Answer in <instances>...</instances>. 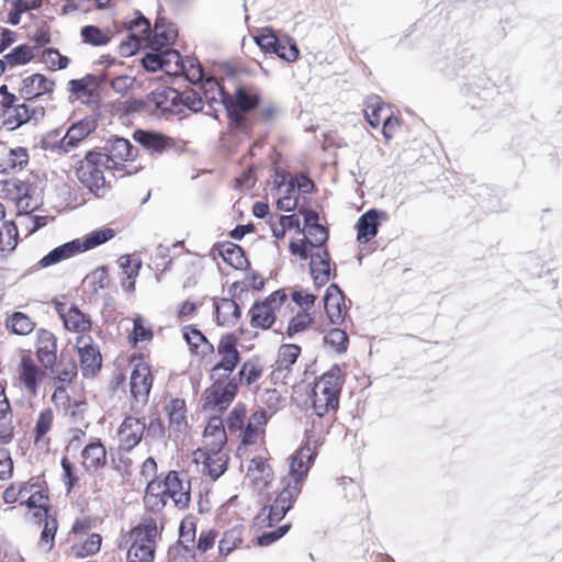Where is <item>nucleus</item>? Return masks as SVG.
Segmentation results:
<instances>
[{
	"label": "nucleus",
	"mask_w": 562,
	"mask_h": 562,
	"mask_svg": "<svg viewBox=\"0 0 562 562\" xmlns=\"http://www.w3.org/2000/svg\"><path fill=\"white\" fill-rule=\"evenodd\" d=\"M221 255L224 261L235 269H243L248 263L243 249L235 244L224 245Z\"/></svg>",
	"instance_id": "nucleus-44"
},
{
	"label": "nucleus",
	"mask_w": 562,
	"mask_h": 562,
	"mask_svg": "<svg viewBox=\"0 0 562 562\" xmlns=\"http://www.w3.org/2000/svg\"><path fill=\"white\" fill-rule=\"evenodd\" d=\"M317 440L313 439L312 435H306V440L301 445L299 450L294 453L291 460V477L286 485L279 493L273 504L267 509L266 507L256 517L258 526L272 527L274 524L282 520L285 514L292 508L295 499L301 493L303 479L316 456Z\"/></svg>",
	"instance_id": "nucleus-1"
},
{
	"label": "nucleus",
	"mask_w": 562,
	"mask_h": 562,
	"mask_svg": "<svg viewBox=\"0 0 562 562\" xmlns=\"http://www.w3.org/2000/svg\"><path fill=\"white\" fill-rule=\"evenodd\" d=\"M153 338V330L150 327L145 326L143 318L137 315L134 318V328L132 339L134 342L145 341Z\"/></svg>",
	"instance_id": "nucleus-62"
},
{
	"label": "nucleus",
	"mask_w": 562,
	"mask_h": 562,
	"mask_svg": "<svg viewBox=\"0 0 562 562\" xmlns=\"http://www.w3.org/2000/svg\"><path fill=\"white\" fill-rule=\"evenodd\" d=\"M80 34L83 42L92 46H104L109 44L113 36V32L110 29L103 30L94 25L83 26Z\"/></svg>",
	"instance_id": "nucleus-40"
},
{
	"label": "nucleus",
	"mask_w": 562,
	"mask_h": 562,
	"mask_svg": "<svg viewBox=\"0 0 562 562\" xmlns=\"http://www.w3.org/2000/svg\"><path fill=\"white\" fill-rule=\"evenodd\" d=\"M113 74L101 71L99 74H89L80 79H71L68 82V90L76 94L78 99L86 98L87 101L97 102L100 98L99 88L110 79Z\"/></svg>",
	"instance_id": "nucleus-11"
},
{
	"label": "nucleus",
	"mask_w": 562,
	"mask_h": 562,
	"mask_svg": "<svg viewBox=\"0 0 562 562\" xmlns=\"http://www.w3.org/2000/svg\"><path fill=\"white\" fill-rule=\"evenodd\" d=\"M36 346H37L36 353H37L38 361L45 368H48V367H52L53 364H55V362L57 360V356H56L57 344H56L55 336L46 329L38 330Z\"/></svg>",
	"instance_id": "nucleus-28"
},
{
	"label": "nucleus",
	"mask_w": 562,
	"mask_h": 562,
	"mask_svg": "<svg viewBox=\"0 0 562 562\" xmlns=\"http://www.w3.org/2000/svg\"><path fill=\"white\" fill-rule=\"evenodd\" d=\"M146 430V424L143 419L134 416H127L119 428L120 447L126 451L135 448L142 440Z\"/></svg>",
	"instance_id": "nucleus-18"
},
{
	"label": "nucleus",
	"mask_w": 562,
	"mask_h": 562,
	"mask_svg": "<svg viewBox=\"0 0 562 562\" xmlns=\"http://www.w3.org/2000/svg\"><path fill=\"white\" fill-rule=\"evenodd\" d=\"M181 72L191 83L203 81L204 74L201 64L194 57L182 58Z\"/></svg>",
	"instance_id": "nucleus-45"
},
{
	"label": "nucleus",
	"mask_w": 562,
	"mask_h": 562,
	"mask_svg": "<svg viewBox=\"0 0 562 562\" xmlns=\"http://www.w3.org/2000/svg\"><path fill=\"white\" fill-rule=\"evenodd\" d=\"M384 110V103L379 97H373L368 100L364 109V116L373 128L379 126Z\"/></svg>",
	"instance_id": "nucleus-52"
},
{
	"label": "nucleus",
	"mask_w": 562,
	"mask_h": 562,
	"mask_svg": "<svg viewBox=\"0 0 562 562\" xmlns=\"http://www.w3.org/2000/svg\"><path fill=\"white\" fill-rule=\"evenodd\" d=\"M55 83L44 75L34 74L23 78L20 88L21 97L26 101H35L37 97L50 92Z\"/></svg>",
	"instance_id": "nucleus-24"
},
{
	"label": "nucleus",
	"mask_w": 562,
	"mask_h": 562,
	"mask_svg": "<svg viewBox=\"0 0 562 562\" xmlns=\"http://www.w3.org/2000/svg\"><path fill=\"white\" fill-rule=\"evenodd\" d=\"M48 498L41 492H34L23 504L30 509H36L33 514L35 522H41L48 515Z\"/></svg>",
	"instance_id": "nucleus-41"
},
{
	"label": "nucleus",
	"mask_w": 562,
	"mask_h": 562,
	"mask_svg": "<svg viewBox=\"0 0 562 562\" xmlns=\"http://www.w3.org/2000/svg\"><path fill=\"white\" fill-rule=\"evenodd\" d=\"M310 269L317 286L326 284L330 277V257L327 249H318L310 255Z\"/></svg>",
	"instance_id": "nucleus-25"
},
{
	"label": "nucleus",
	"mask_w": 562,
	"mask_h": 562,
	"mask_svg": "<svg viewBox=\"0 0 562 562\" xmlns=\"http://www.w3.org/2000/svg\"><path fill=\"white\" fill-rule=\"evenodd\" d=\"M324 342L330 346L335 351L344 352L347 350L348 336L345 330L334 328L325 335Z\"/></svg>",
	"instance_id": "nucleus-53"
},
{
	"label": "nucleus",
	"mask_w": 562,
	"mask_h": 562,
	"mask_svg": "<svg viewBox=\"0 0 562 562\" xmlns=\"http://www.w3.org/2000/svg\"><path fill=\"white\" fill-rule=\"evenodd\" d=\"M241 542V531L239 529H231L226 531L220 541L218 550L221 554H229Z\"/></svg>",
	"instance_id": "nucleus-55"
},
{
	"label": "nucleus",
	"mask_w": 562,
	"mask_h": 562,
	"mask_svg": "<svg viewBox=\"0 0 562 562\" xmlns=\"http://www.w3.org/2000/svg\"><path fill=\"white\" fill-rule=\"evenodd\" d=\"M8 22L18 25L23 13L31 12L42 5L43 0H4Z\"/></svg>",
	"instance_id": "nucleus-37"
},
{
	"label": "nucleus",
	"mask_w": 562,
	"mask_h": 562,
	"mask_svg": "<svg viewBox=\"0 0 562 562\" xmlns=\"http://www.w3.org/2000/svg\"><path fill=\"white\" fill-rule=\"evenodd\" d=\"M246 480L258 491L268 487L273 480V471L263 457L257 456L249 461Z\"/></svg>",
	"instance_id": "nucleus-21"
},
{
	"label": "nucleus",
	"mask_w": 562,
	"mask_h": 562,
	"mask_svg": "<svg viewBox=\"0 0 562 562\" xmlns=\"http://www.w3.org/2000/svg\"><path fill=\"white\" fill-rule=\"evenodd\" d=\"M157 538L156 520L153 517H144L127 536L126 542H131V547L127 551L126 562H153Z\"/></svg>",
	"instance_id": "nucleus-3"
},
{
	"label": "nucleus",
	"mask_w": 562,
	"mask_h": 562,
	"mask_svg": "<svg viewBox=\"0 0 562 562\" xmlns=\"http://www.w3.org/2000/svg\"><path fill=\"white\" fill-rule=\"evenodd\" d=\"M93 130L94 125L90 121H79L74 123L61 138L60 149L64 153H70L72 149L77 148Z\"/></svg>",
	"instance_id": "nucleus-27"
},
{
	"label": "nucleus",
	"mask_w": 562,
	"mask_h": 562,
	"mask_svg": "<svg viewBox=\"0 0 562 562\" xmlns=\"http://www.w3.org/2000/svg\"><path fill=\"white\" fill-rule=\"evenodd\" d=\"M180 101L181 92L171 87H159L147 95L145 104L149 110L160 113L180 114Z\"/></svg>",
	"instance_id": "nucleus-12"
},
{
	"label": "nucleus",
	"mask_w": 562,
	"mask_h": 562,
	"mask_svg": "<svg viewBox=\"0 0 562 562\" xmlns=\"http://www.w3.org/2000/svg\"><path fill=\"white\" fill-rule=\"evenodd\" d=\"M268 422L267 412L262 408L255 412L248 419L247 426L241 430L240 438L243 445L256 443L265 432V426Z\"/></svg>",
	"instance_id": "nucleus-30"
},
{
	"label": "nucleus",
	"mask_w": 562,
	"mask_h": 562,
	"mask_svg": "<svg viewBox=\"0 0 562 562\" xmlns=\"http://www.w3.org/2000/svg\"><path fill=\"white\" fill-rule=\"evenodd\" d=\"M112 237H114V231L111 228L93 231L83 240H80V252L94 248Z\"/></svg>",
	"instance_id": "nucleus-48"
},
{
	"label": "nucleus",
	"mask_w": 562,
	"mask_h": 562,
	"mask_svg": "<svg viewBox=\"0 0 562 562\" xmlns=\"http://www.w3.org/2000/svg\"><path fill=\"white\" fill-rule=\"evenodd\" d=\"M216 355L218 361L211 370V379L229 378L240 360L237 338L231 334L222 336L217 344Z\"/></svg>",
	"instance_id": "nucleus-7"
},
{
	"label": "nucleus",
	"mask_w": 562,
	"mask_h": 562,
	"mask_svg": "<svg viewBox=\"0 0 562 562\" xmlns=\"http://www.w3.org/2000/svg\"><path fill=\"white\" fill-rule=\"evenodd\" d=\"M288 301L283 290H278L268 296L263 302L255 303L250 311V324L255 328L269 329L274 324L277 313Z\"/></svg>",
	"instance_id": "nucleus-8"
},
{
	"label": "nucleus",
	"mask_w": 562,
	"mask_h": 562,
	"mask_svg": "<svg viewBox=\"0 0 562 562\" xmlns=\"http://www.w3.org/2000/svg\"><path fill=\"white\" fill-rule=\"evenodd\" d=\"M2 126L14 131L30 121H38L45 116V108L36 101L19 102L18 97H7L1 101Z\"/></svg>",
	"instance_id": "nucleus-5"
},
{
	"label": "nucleus",
	"mask_w": 562,
	"mask_h": 562,
	"mask_svg": "<svg viewBox=\"0 0 562 562\" xmlns=\"http://www.w3.org/2000/svg\"><path fill=\"white\" fill-rule=\"evenodd\" d=\"M166 495L178 509H186L191 502V484L187 473L170 471L165 481Z\"/></svg>",
	"instance_id": "nucleus-10"
},
{
	"label": "nucleus",
	"mask_w": 562,
	"mask_h": 562,
	"mask_svg": "<svg viewBox=\"0 0 562 562\" xmlns=\"http://www.w3.org/2000/svg\"><path fill=\"white\" fill-rule=\"evenodd\" d=\"M126 25L132 34L128 42H123L121 44V53L125 56L135 54L139 49L143 41H149L151 49L158 52L169 45L177 35L176 30L172 26H167L164 19H157L154 29V36L149 40L151 32L150 23L142 14L127 22Z\"/></svg>",
	"instance_id": "nucleus-2"
},
{
	"label": "nucleus",
	"mask_w": 562,
	"mask_h": 562,
	"mask_svg": "<svg viewBox=\"0 0 562 562\" xmlns=\"http://www.w3.org/2000/svg\"><path fill=\"white\" fill-rule=\"evenodd\" d=\"M273 54L278 55L281 59L288 63H293L297 59L300 52L295 42L292 38L288 37L286 44L279 41V47H276Z\"/></svg>",
	"instance_id": "nucleus-57"
},
{
	"label": "nucleus",
	"mask_w": 562,
	"mask_h": 562,
	"mask_svg": "<svg viewBox=\"0 0 562 562\" xmlns=\"http://www.w3.org/2000/svg\"><path fill=\"white\" fill-rule=\"evenodd\" d=\"M5 325L15 335H29L35 326L34 322L21 312H15L8 317Z\"/></svg>",
	"instance_id": "nucleus-42"
},
{
	"label": "nucleus",
	"mask_w": 562,
	"mask_h": 562,
	"mask_svg": "<svg viewBox=\"0 0 562 562\" xmlns=\"http://www.w3.org/2000/svg\"><path fill=\"white\" fill-rule=\"evenodd\" d=\"M106 153H102L108 158V166L113 170L124 168L123 161L132 160L137 155V149L125 138L111 137L105 145Z\"/></svg>",
	"instance_id": "nucleus-13"
},
{
	"label": "nucleus",
	"mask_w": 562,
	"mask_h": 562,
	"mask_svg": "<svg viewBox=\"0 0 562 562\" xmlns=\"http://www.w3.org/2000/svg\"><path fill=\"white\" fill-rule=\"evenodd\" d=\"M33 58V49L27 45H20L4 56L10 66L24 65Z\"/></svg>",
	"instance_id": "nucleus-54"
},
{
	"label": "nucleus",
	"mask_w": 562,
	"mask_h": 562,
	"mask_svg": "<svg viewBox=\"0 0 562 562\" xmlns=\"http://www.w3.org/2000/svg\"><path fill=\"white\" fill-rule=\"evenodd\" d=\"M76 347L80 356V368L85 376L94 375L101 368L102 357L90 336H79Z\"/></svg>",
	"instance_id": "nucleus-14"
},
{
	"label": "nucleus",
	"mask_w": 562,
	"mask_h": 562,
	"mask_svg": "<svg viewBox=\"0 0 562 562\" xmlns=\"http://www.w3.org/2000/svg\"><path fill=\"white\" fill-rule=\"evenodd\" d=\"M134 139L148 150L161 153L170 138L160 133L138 130L134 133Z\"/></svg>",
	"instance_id": "nucleus-38"
},
{
	"label": "nucleus",
	"mask_w": 562,
	"mask_h": 562,
	"mask_svg": "<svg viewBox=\"0 0 562 562\" xmlns=\"http://www.w3.org/2000/svg\"><path fill=\"white\" fill-rule=\"evenodd\" d=\"M82 465L88 471H95L106 463V450L99 439L88 443L82 452Z\"/></svg>",
	"instance_id": "nucleus-32"
},
{
	"label": "nucleus",
	"mask_w": 562,
	"mask_h": 562,
	"mask_svg": "<svg viewBox=\"0 0 562 562\" xmlns=\"http://www.w3.org/2000/svg\"><path fill=\"white\" fill-rule=\"evenodd\" d=\"M55 382L61 385L57 386L53 397L56 398L66 392L64 384H69L77 376V366L74 359L61 357L59 362H55L47 368Z\"/></svg>",
	"instance_id": "nucleus-22"
},
{
	"label": "nucleus",
	"mask_w": 562,
	"mask_h": 562,
	"mask_svg": "<svg viewBox=\"0 0 562 562\" xmlns=\"http://www.w3.org/2000/svg\"><path fill=\"white\" fill-rule=\"evenodd\" d=\"M77 254H80V239H74L54 248L38 261V266L41 268H48Z\"/></svg>",
	"instance_id": "nucleus-31"
},
{
	"label": "nucleus",
	"mask_w": 562,
	"mask_h": 562,
	"mask_svg": "<svg viewBox=\"0 0 562 562\" xmlns=\"http://www.w3.org/2000/svg\"><path fill=\"white\" fill-rule=\"evenodd\" d=\"M203 98L195 90H186L181 92V101L179 102V109L187 108L191 111L198 112L203 109Z\"/></svg>",
	"instance_id": "nucleus-56"
},
{
	"label": "nucleus",
	"mask_w": 562,
	"mask_h": 562,
	"mask_svg": "<svg viewBox=\"0 0 562 562\" xmlns=\"http://www.w3.org/2000/svg\"><path fill=\"white\" fill-rule=\"evenodd\" d=\"M169 420V429L173 432L183 434L188 427L187 405L182 398H172L165 406Z\"/></svg>",
	"instance_id": "nucleus-29"
},
{
	"label": "nucleus",
	"mask_w": 562,
	"mask_h": 562,
	"mask_svg": "<svg viewBox=\"0 0 562 562\" xmlns=\"http://www.w3.org/2000/svg\"><path fill=\"white\" fill-rule=\"evenodd\" d=\"M292 301L295 302L300 307H302V311H307L312 307L315 303L316 295L308 293L307 291L301 289V290H294L291 293Z\"/></svg>",
	"instance_id": "nucleus-64"
},
{
	"label": "nucleus",
	"mask_w": 562,
	"mask_h": 562,
	"mask_svg": "<svg viewBox=\"0 0 562 562\" xmlns=\"http://www.w3.org/2000/svg\"><path fill=\"white\" fill-rule=\"evenodd\" d=\"M217 323L222 326H234L240 317V308L232 299H220L215 301Z\"/></svg>",
	"instance_id": "nucleus-35"
},
{
	"label": "nucleus",
	"mask_w": 562,
	"mask_h": 562,
	"mask_svg": "<svg viewBox=\"0 0 562 562\" xmlns=\"http://www.w3.org/2000/svg\"><path fill=\"white\" fill-rule=\"evenodd\" d=\"M263 370L260 363L256 360H248L243 363L238 376L239 381L250 386L262 376Z\"/></svg>",
	"instance_id": "nucleus-47"
},
{
	"label": "nucleus",
	"mask_w": 562,
	"mask_h": 562,
	"mask_svg": "<svg viewBox=\"0 0 562 562\" xmlns=\"http://www.w3.org/2000/svg\"><path fill=\"white\" fill-rule=\"evenodd\" d=\"M260 403L266 406L270 413L268 415V419L274 414V412L279 408L281 403V395L276 389H266L259 395Z\"/></svg>",
	"instance_id": "nucleus-58"
},
{
	"label": "nucleus",
	"mask_w": 562,
	"mask_h": 562,
	"mask_svg": "<svg viewBox=\"0 0 562 562\" xmlns=\"http://www.w3.org/2000/svg\"><path fill=\"white\" fill-rule=\"evenodd\" d=\"M226 440L227 437L222 418L218 416L210 417L203 435L204 448L201 449H223L224 445L226 443Z\"/></svg>",
	"instance_id": "nucleus-26"
},
{
	"label": "nucleus",
	"mask_w": 562,
	"mask_h": 562,
	"mask_svg": "<svg viewBox=\"0 0 562 562\" xmlns=\"http://www.w3.org/2000/svg\"><path fill=\"white\" fill-rule=\"evenodd\" d=\"M54 305L57 314L63 319L66 329L81 334L91 328L90 318L76 305L60 301H55Z\"/></svg>",
	"instance_id": "nucleus-17"
},
{
	"label": "nucleus",
	"mask_w": 562,
	"mask_h": 562,
	"mask_svg": "<svg viewBox=\"0 0 562 562\" xmlns=\"http://www.w3.org/2000/svg\"><path fill=\"white\" fill-rule=\"evenodd\" d=\"M161 53V63L162 70L170 76H179L181 72L180 64L182 63V57L178 50L175 49H166Z\"/></svg>",
	"instance_id": "nucleus-51"
},
{
	"label": "nucleus",
	"mask_w": 562,
	"mask_h": 562,
	"mask_svg": "<svg viewBox=\"0 0 562 562\" xmlns=\"http://www.w3.org/2000/svg\"><path fill=\"white\" fill-rule=\"evenodd\" d=\"M19 378L30 394L35 395L37 393L42 372L30 357H22L19 367Z\"/></svg>",
	"instance_id": "nucleus-33"
},
{
	"label": "nucleus",
	"mask_w": 562,
	"mask_h": 562,
	"mask_svg": "<svg viewBox=\"0 0 562 562\" xmlns=\"http://www.w3.org/2000/svg\"><path fill=\"white\" fill-rule=\"evenodd\" d=\"M101 536L99 533H92L85 543L77 549L76 554L80 557L92 555L100 551Z\"/></svg>",
	"instance_id": "nucleus-61"
},
{
	"label": "nucleus",
	"mask_w": 562,
	"mask_h": 562,
	"mask_svg": "<svg viewBox=\"0 0 562 562\" xmlns=\"http://www.w3.org/2000/svg\"><path fill=\"white\" fill-rule=\"evenodd\" d=\"M259 98L249 93L244 88H238L233 97H228L229 109H226L231 119L236 125H240L244 116L240 112H247L257 106Z\"/></svg>",
	"instance_id": "nucleus-20"
},
{
	"label": "nucleus",
	"mask_w": 562,
	"mask_h": 562,
	"mask_svg": "<svg viewBox=\"0 0 562 562\" xmlns=\"http://www.w3.org/2000/svg\"><path fill=\"white\" fill-rule=\"evenodd\" d=\"M29 164V153L24 147H15L9 150L7 157L3 160L4 170H22Z\"/></svg>",
	"instance_id": "nucleus-43"
},
{
	"label": "nucleus",
	"mask_w": 562,
	"mask_h": 562,
	"mask_svg": "<svg viewBox=\"0 0 562 562\" xmlns=\"http://www.w3.org/2000/svg\"><path fill=\"white\" fill-rule=\"evenodd\" d=\"M387 214L384 211L370 210L362 214L357 222V239L367 243L376 236L380 221H386Z\"/></svg>",
	"instance_id": "nucleus-23"
},
{
	"label": "nucleus",
	"mask_w": 562,
	"mask_h": 562,
	"mask_svg": "<svg viewBox=\"0 0 562 562\" xmlns=\"http://www.w3.org/2000/svg\"><path fill=\"white\" fill-rule=\"evenodd\" d=\"M213 384L206 390L204 407L222 412L234 401L238 389L237 379H211Z\"/></svg>",
	"instance_id": "nucleus-9"
},
{
	"label": "nucleus",
	"mask_w": 562,
	"mask_h": 562,
	"mask_svg": "<svg viewBox=\"0 0 562 562\" xmlns=\"http://www.w3.org/2000/svg\"><path fill=\"white\" fill-rule=\"evenodd\" d=\"M151 386L153 375L149 366L146 363L136 364L130 379L131 394L134 402L142 406L145 405L148 401Z\"/></svg>",
	"instance_id": "nucleus-15"
},
{
	"label": "nucleus",
	"mask_w": 562,
	"mask_h": 562,
	"mask_svg": "<svg viewBox=\"0 0 562 562\" xmlns=\"http://www.w3.org/2000/svg\"><path fill=\"white\" fill-rule=\"evenodd\" d=\"M306 232L304 239L312 248L326 249L324 244L328 239V232L323 225H311L308 228H303Z\"/></svg>",
	"instance_id": "nucleus-50"
},
{
	"label": "nucleus",
	"mask_w": 562,
	"mask_h": 562,
	"mask_svg": "<svg viewBox=\"0 0 562 562\" xmlns=\"http://www.w3.org/2000/svg\"><path fill=\"white\" fill-rule=\"evenodd\" d=\"M104 170H111L108 158L99 151H88L76 168L78 180L94 194H100L105 188Z\"/></svg>",
	"instance_id": "nucleus-6"
},
{
	"label": "nucleus",
	"mask_w": 562,
	"mask_h": 562,
	"mask_svg": "<svg viewBox=\"0 0 562 562\" xmlns=\"http://www.w3.org/2000/svg\"><path fill=\"white\" fill-rule=\"evenodd\" d=\"M44 60L52 69H65L69 64L68 57L63 56L57 49L53 48L44 52Z\"/></svg>",
	"instance_id": "nucleus-60"
},
{
	"label": "nucleus",
	"mask_w": 562,
	"mask_h": 562,
	"mask_svg": "<svg viewBox=\"0 0 562 562\" xmlns=\"http://www.w3.org/2000/svg\"><path fill=\"white\" fill-rule=\"evenodd\" d=\"M194 461L202 464L203 473H206L213 481L217 480L227 468L228 457L223 449L202 450L194 452Z\"/></svg>",
	"instance_id": "nucleus-16"
},
{
	"label": "nucleus",
	"mask_w": 562,
	"mask_h": 562,
	"mask_svg": "<svg viewBox=\"0 0 562 562\" xmlns=\"http://www.w3.org/2000/svg\"><path fill=\"white\" fill-rule=\"evenodd\" d=\"M346 297L337 284H330L324 297L326 314L334 325L344 323L347 315Z\"/></svg>",
	"instance_id": "nucleus-19"
},
{
	"label": "nucleus",
	"mask_w": 562,
	"mask_h": 562,
	"mask_svg": "<svg viewBox=\"0 0 562 562\" xmlns=\"http://www.w3.org/2000/svg\"><path fill=\"white\" fill-rule=\"evenodd\" d=\"M203 101L207 102L214 109L215 104H221L225 109H229L228 94L224 92L221 85L213 78H207L202 83Z\"/></svg>",
	"instance_id": "nucleus-36"
},
{
	"label": "nucleus",
	"mask_w": 562,
	"mask_h": 562,
	"mask_svg": "<svg viewBox=\"0 0 562 562\" xmlns=\"http://www.w3.org/2000/svg\"><path fill=\"white\" fill-rule=\"evenodd\" d=\"M340 373L338 367H333L316 381L313 387V409L317 416L322 417L329 409L338 407L342 385Z\"/></svg>",
	"instance_id": "nucleus-4"
},
{
	"label": "nucleus",
	"mask_w": 562,
	"mask_h": 562,
	"mask_svg": "<svg viewBox=\"0 0 562 562\" xmlns=\"http://www.w3.org/2000/svg\"><path fill=\"white\" fill-rule=\"evenodd\" d=\"M301 348L294 344L283 345L279 349L277 367L272 371V378L279 379L284 378L285 371H289L290 367L295 363L300 356Z\"/></svg>",
	"instance_id": "nucleus-34"
},
{
	"label": "nucleus",
	"mask_w": 562,
	"mask_h": 562,
	"mask_svg": "<svg viewBox=\"0 0 562 562\" xmlns=\"http://www.w3.org/2000/svg\"><path fill=\"white\" fill-rule=\"evenodd\" d=\"M257 45L266 53H273L276 47H279V38L269 29H263L262 32L255 37Z\"/></svg>",
	"instance_id": "nucleus-59"
},
{
	"label": "nucleus",
	"mask_w": 562,
	"mask_h": 562,
	"mask_svg": "<svg viewBox=\"0 0 562 562\" xmlns=\"http://www.w3.org/2000/svg\"><path fill=\"white\" fill-rule=\"evenodd\" d=\"M54 422V414L50 408H45L40 412L35 428H34V443L35 445H49V438L46 435L52 429V425Z\"/></svg>",
	"instance_id": "nucleus-39"
},
{
	"label": "nucleus",
	"mask_w": 562,
	"mask_h": 562,
	"mask_svg": "<svg viewBox=\"0 0 562 562\" xmlns=\"http://www.w3.org/2000/svg\"><path fill=\"white\" fill-rule=\"evenodd\" d=\"M19 232L13 222H4L0 231V250L12 251L18 245Z\"/></svg>",
	"instance_id": "nucleus-46"
},
{
	"label": "nucleus",
	"mask_w": 562,
	"mask_h": 562,
	"mask_svg": "<svg viewBox=\"0 0 562 562\" xmlns=\"http://www.w3.org/2000/svg\"><path fill=\"white\" fill-rule=\"evenodd\" d=\"M314 317L307 311H299L289 322L286 334L290 338L306 330L313 323Z\"/></svg>",
	"instance_id": "nucleus-49"
},
{
	"label": "nucleus",
	"mask_w": 562,
	"mask_h": 562,
	"mask_svg": "<svg viewBox=\"0 0 562 562\" xmlns=\"http://www.w3.org/2000/svg\"><path fill=\"white\" fill-rule=\"evenodd\" d=\"M135 79L125 75H117L111 79L112 89L119 94H126L133 87Z\"/></svg>",
	"instance_id": "nucleus-63"
}]
</instances>
